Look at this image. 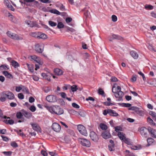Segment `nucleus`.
Returning a JSON list of instances; mask_svg holds the SVG:
<instances>
[{
  "mask_svg": "<svg viewBox=\"0 0 156 156\" xmlns=\"http://www.w3.org/2000/svg\"><path fill=\"white\" fill-rule=\"evenodd\" d=\"M41 153L44 156H47L48 155L46 151L44 150H42L41 151Z\"/></svg>",
  "mask_w": 156,
  "mask_h": 156,
  "instance_id": "nucleus-62",
  "label": "nucleus"
},
{
  "mask_svg": "<svg viewBox=\"0 0 156 156\" xmlns=\"http://www.w3.org/2000/svg\"><path fill=\"white\" fill-rule=\"evenodd\" d=\"M123 141L125 143L128 145H130L132 144V142L130 141V140L128 138H126Z\"/></svg>",
  "mask_w": 156,
  "mask_h": 156,
  "instance_id": "nucleus-37",
  "label": "nucleus"
},
{
  "mask_svg": "<svg viewBox=\"0 0 156 156\" xmlns=\"http://www.w3.org/2000/svg\"><path fill=\"white\" fill-rule=\"evenodd\" d=\"M71 89L73 92H75L77 90V86L76 85H74L73 86H71Z\"/></svg>",
  "mask_w": 156,
  "mask_h": 156,
  "instance_id": "nucleus-43",
  "label": "nucleus"
},
{
  "mask_svg": "<svg viewBox=\"0 0 156 156\" xmlns=\"http://www.w3.org/2000/svg\"><path fill=\"white\" fill-rule=\"evenodd\" d=\"M18 98L20 99H23L24 98V96L22 93H20L18 94Z\"/></svg>",
  "mask_w": 156,
  "mask_h": 156,
  "instance_id": "nucleus-53",
  "label": "nucleus"
},
{
  "mask_svg": "<svg viewBox=\"0 0 156 156\" xmlns=\"http://www.w3.org/2000/svg\"><path fill=\"white\" fill-rule=\"evenodd\" d=\"M7 6L12 11H14L15 10L13 7L10 3H7Z\"/></svg>",
  "mask_w": 156,
  "mask_h": 156,
  "instance_id": "nucleus-51",
  "label": "nucleus"
},
{
  "mask_svg": "<svg viewBox=\"0 0 156 156\" xmlns=\"http://www.w3.org/2000/svg\"><path fill=\"white\" fill-rule=\"evenodd\" d=\"M149 114L153 117V118H154L156 117V113L154 112L150 111Z\"/></svg>",
  "mask_w": 156,
  "mask_h": 156,
  "instance_id": "nucleus-49",
  "label": "nucleus"
},
{
  "mask_svg": "<svg viewBox=\"0 0 156 156\" xmlns=\"http://www.w3.org/2000/svg\"><path fill=\"white\" fill-rule=\"evenodd\" d=\"M12 61L11 64L14 68H16L20 66V65L17 62L14 60Z\"/></svg>",
  "mask_w": 156,
  "mask_h": 156,
  "instance_id": "nucleus-30",
  "label": "nucleus"
},
{
  "mask_svg": "<svg viewBox=\"0 0 156 156\" xmlns=\"http://www.w3.org/2000/svg\"><path fill=\"white\" fill-rule=\"evenodd\" d=\"M1 95L2 96L5 97L6 98L10 100H12L15 98L13 94L9 91L3 92L2 93Z\"/></svg>",
  "mask_w": 156,
  "mask_h": 156,
  "instance_id": "nucleus-3",
  "label": "nucleus"
},
{
  "mask_svg": "<svg viewBox=\"0 0 156 156\" xmlns=\"http://www.w3.org/2000/svg\"><path fill=\"white\" fill-rule=\"evenodd\" d=\"M46 108L51 113H55L57 115H60L63 113V109L58 105H53L51 106H45Z\"/></svg>",
  "mask_w": 156,
  "mask_h": 156,
  "instance_id": "nucleus-1",
  "label": "nucleus"
},
{
  "mask_svg": "<svg viewBox=\"0 0 156 156\" xmlns=\"http://www.w3.org/2000/svg\"><path fill=\"white\" fill-rule=\"evenodd\" d=\"M98 93L99 94L103 95L104 94V92L101 88H100L98 90Z\"/></svg>",
  "mask_w": 156,
  "mask_h": 156,
  "instance_id": "nucleus-56",
  "label": "nucleus"
},
{
  "mask_svg": "<svg viewBox=\"0 0 156 156\" xmlns=\"http://www.w3.org/2000/svg\"><path fill=\"white\" fill-rule=\"evenodd\" d=\"M100 127L102 130H106L107 129V126L104 123H101L100 125Z\"/></svg>",
  "mask_w": 156,
  "mask_h": 156,
  "instance_id": "nucleus-40",
  "label": "nucleus"
},
{
  "mask_svg": "<svg viewBox=\"0 0 156 156\" xmlns=\"http://www.w3.org/2000/svg\"><path fill=\"white\" fill-rule=\"evenodd\" d=\"M2 153L5 155H9L11 154L12 152L11 151H4Z\"/></svg>",
  "mask_w": 156,
  "mask_h": 156,
  "instance_id": "nucleus-57",
  "label": "nucleus"
},
{
  "mask_svg": "<svg viewBox=\"0 0 156 156\" xmlns=\"http://www.w3.org/2000/svg\"><path fill=\"white\" fill-rule=\"evenodd\" d=\"M47 36L46 34L42 33H39L38 38L45 39H47Z\"/></svg>",
  "mask_w": 156,
  "mask_h": 156,
  "instance_id": "nucleus-25",
  "label": "nucleus"
},
{
  "mask_svg": "<svg viewBox=\"0 0 156 156\" xmlns=\"http://www.w3.org/2000/svg\"><path fill=\"white\" fill-rule=\"evenodd\" d=\"M23 85H20L18 86H17L16 87L15 90L17 92H19L20 90H22Z\"/></svg>",
  "mask_w": 156,
  "mask_h": 156,
  "instance_id": "nucleus-41",
  "label": "nucleus"
},
{
  "mask_svg": "<svg viewBox=\"0 0 156 156\" xmlns=\"http://www.w3.org/2000/svg\"><path fill=\"white\" fill-rule=\"evenodd\" d=\"M122 39V38L120 36L118 35L113 34L109 37V40L110 41H112L114 39L121 40Z\"/></svg>",
  "mask_w": 156,
  "mask_h": 156,
  "instance_id": "nucleus-15",
  "label": "nucleus"
},
{
  "mask_svg": "<svg viewBox=\"0 0 156 156\" xmlns=\"http://www.w3.org/2000/svg\"><path fill=\"white\" fill-rule=\"evenodd\" d=\"M109 115L111 116L116 117L119 116V114L115 111L109 109Z\"/></svg>",
  "mask_w": 156,
  "mask_h": 156,
  "instance_id": "nucleus-20",
  "label": "nucleus"
},
{
  "mask_svg": "<svg viewBox=\"0 0 156 156\" xmlns=\"http://www.w3.org/2000/svg\"><path fill=\"white\" fill-rule=\"evenodd\" d=\"M3 121L6 124H9L10 125L13 124L14 123V121L12 119H5Z\"/></svg>",
  "mask_w": 156,
  "mask_h": 156,
  "instance_id": "nucleus-31",
  "label": "nucleus"
},
{
  "mask_svg": "<svg viewBox=\"0 0 156 156\" xmlns=\"http://www.w3.org/2000/svg\"><path fill=\"white\" fill-rule=\"evenodd\" d=\"M15 131L18 134L22 136L23 137H25L26 135L24 134L23 132H22L21 129H20L19 131L15 130Z\"/></svg>",
  "mask_w": 156,
  "mask_h": 156,
  "instance_id": "nucleus-34",
  "label": "nucleus"
},
{
  "mask_svg": "<svg viewBox=\"0 0 156 156\" xmlns=\"http://www.w3.org/2000/svg\"><path fill=\"white\" fill-rule=\"evenodd\" d=\"M7 34L8 36L13 39L16 40L20 39L19 36L18 35L13 33L10 31H8L7 32Z\"/></svg>",
  "mask_w": 156,
  "mask_h": 156,
  "instance_id": "nucleus-8",
  "label": "nucleus"
},
{
  "mask_svg": "<svg viewBox=\"0 0 156 156\" xmlns=\"http://www.w3.org/2000/svg\"><path fill=\"white\" fill-rule=\"evenodd\" d=\"M114 88H115V87L113 86L112 88V92L115 94V97L116 98H119L117 100L118 101H122V98L124 95L123 92L121 91L117 92V90L116 89L114 91Z\"/></svg>",
  "mask_w": 156,
  "mask_h": 156,
  "instance_id": "nucleus-2",
  "label": "nucleus"
},
{
  "mask_svg": "<svg viewBox=\"0 0 156 156\" xmlns=\"http://www.w3.org/2000/svg\"><path fill=\"white\" fill-rule=\"evenodd\" d=\"M57 27L59 29L63 28L64 27V25L62 22H59L58 23Z\"/></svg>",
  "mask_w": 156,
  "mask_h": 156,
  "instance_id": "nucleus-44",
  "label": "nucleus"
},
{
  "mask_svg": "<svg viewBox=\"0 0 156 156\" xmlns=\"http://www.w3.org/2000/svg\"><path fill=\"white\" fill-rule=\"evenodd\" d=\"M131 55L134 59H137L138 57V55L135 51H132L130 52Z\"/></svg>",
  "mask_w": 156,
  "mask_h": 156,
  "instance_id": "nucleus-21",
  "label": "nucleus"
},
{
  "mask_svg": "<svg viewBox=\"0 0 156 156\" xmlns=\"http://www.w3.org/2000/svg\"><path fill=\"white\" fill-rule=\"evenodd\" d=\"M49 12L52 13L59 15L60 14V12L58 10L56 9H53L50 10Z\"/></svg>",
  "mask_w": 156,
  "mask_h": 156,
  "instance_id": "nucleus-33",
  "label": "nucleus"
},
{
  "mask_svg": "<svg viewBox=\"0 0 156 156\" xmlns=\"http://www.w3.org/2000/svg\"><path fill=\"white\" fill-rule=\"evenodd\" d=\"M109 109L104 110L103 112V114L104 115H106L107 114H109Z\"/></svg>",
  "mask_w": 156,
  "mask_h": 156,
  "instance_id": "nucleus-54",
  "label": "nucleus"
},
{
  "mask_svg": "<svg viewBox=\"0 0 156 156\" xmlns=\"http://www.w3.org/2000/svg\"><path fill=\"white\" fill-rule=\"evenodd\" d=\"M42 76L45 79L47 80L48 81H50L51 80L50 76L47 75L46 73H42L41 74Z\"/></svg>",
  "mask_w": 156,
  "mask_h": 156,
  "instance_id": "nucleus-24",
  "label": "nucleus"
},
{
  "mask_svg": "<svg viewBox=\"0 0 156 156\" xmlns=\"http://www.w3.org/2000/svg\"><path fill=\"white\" fill-rule=\"evenodd\" d=\"M52 128L54 131L57 132H59L61 129L60 125L56 122H54L52 124Z\"/></svg>",
  "mask_w": 156,
  "mask_h": 156,
  "instance_id": "nucleus-9",
  "label": "nucleus"
},
{
  "mask_svg": "<svg viewBox=\"0 0 156 156\" xmlns=\"http://www.w3.org/2000/svg\"><path fill=\"white\" fill-rule=\"evenodd\" d=\"M1 136L4 141H8L9 140V139L7 137L2 135H1Z\"/></svg>",
  "mask_w": 156,
  "mask_h": 156,
  "instance_id": "nucleus-60",
  "label": "nucleus"
},
{
  "mask_svg": "<svg viewBox=\"0 0 156 156\" xmlns=\"http://www.w3.org/2000/svg\"><path fill=\"white\" fill-rule=\"evenodd\" d=\"M72 19L70 17H67L66 19V21L67 23H69L72 21Z\"/></svg>",
  "mask_w": 156,
  "mask_h": 156,
  "instance_id": "nucleus-59",
  "label": "nucleus"
},
{
  "mask_svg": "<svg viewBox=\"0 0 156 156\" xmlns=\"http://www.w3.org/2000/svg\"><path fill=\"white\" fill-rule=\"evenodd\" d=\"M118 136L120 140H123L126 137L125 136V134L122 132H119Z\"/></svg>",
  "mask_w": 156,
  "mask_h": 156,
  "instance_id": "nucleus-28",
  "label": "nucleus"
},
{
  "mask_svg": "<svg viewBox=\"0 0 156 156\" xmlns=\"http://www.w3.org/2000/svg\"><path fill=\"white\" fill-rule=\"evenodd\" d=\"M39 33L37 32H31L30 34V35L32 37L38 38Z\"/></svg>",
  "mask_w": 156,
  "mask_h": 156,
  "instance_id": "nucleus-32",
  "label": "nucleus"
},
{
  "mask_svg": "<svg viewBox=\"0 0 156 156\" xmlns=\"http://www.w3.org/2000/svg\"><path fill=\"white\" fill-rule=\"evenodd\" d=\"M0 68H3V69L5 70H8L9 69V66L5 64L2 65L1 66H0Z\"/></svg>",
  "mask_w": 156,
  "mask_h": 156,
  "instance_id": "nucleus-45",
  "label": "nucleus"
},
{
  "mask_svg": "<svg viewBox=\"0 0 156 156\" xmlns=\"http://www.w3.org/2000/svg\"><path fill=\"white\" fill-rule=\"evenodd\" d=\"M32 129L35 131H40V128L38 125L37 123H30Z\"/></svg>",
  "mask_w": 156,
  "mask_h": 156,
  "instance_id": "nucleus-16",
  "label": "nucleus"
},
{
  "mask_svg": "<svg viewBox=\"0 0 156 156\" xmlns=\"http://www.w3.org/2000/svg\"><path fill=\"white\" fill-rule=\"evenodd\" d=\"M101 136L103 138L106 139L110 138L111 135L109 132L105 131L102 133Z\"/></svg>",
  "mask_w": 156,
  "mask_h": 156,
  "instance_id": "nucleus-14",
  "label": "nucleus"
},
{
  "mask_svg": "<svg viewBox=\"0 0 156 156\" xmlns=\"http://www.w3.org/2000/svg\"><path fill=\"white\" fill-rule=\"evenodd\" d=\"M25 23L27 25L31 27H36L37 26V24L36 22L31 21L29 20H26Z\"/></svg>",
  "mask_w": 156,
  "mask_h": 156,
  "instance_id": "nucleus-17",
  "label": "nucleus"
},
{
  "mask_svg": "<svg viewBox=\"0 0 156 156\" xmlns=\"http://www.w3.org/2000/svg\"><path fill=\"white\" fill-rule=\"evenodd\" d=\"M54 72L56 75L60 76L62 74L63 71L61 69L56 68L54 70Z\"/></svg>",
  "mask_w": 156,
  "mask_h": 156,
  "instance_id": "nucleus-19",
  "label": "nucleus"
},
{
  "mask_svg": "<svg viewBox=\"0 0 156 156\" xmlns=\"http://www.w3.org/2000/svg\"><path fill=\"white\" fill-rule=\"evenodd\" d=\"M148 131L151 134V136L154 138H156V130L150 127L148 128Z\"/></svg>",
  "mask_w": 156,
  "mask_h": 156,
  "instance_id": "nucleus-12",
  "label": "nucleus"
},
{
  "mask_svg": "<svg viewBox=\"0 0 156 156\" xmlns=\"http://www.w3.org/2000/svg\"><path fill=\"white\" fill-rule=\"evenodd\" d=\"M32 78L35 81H38L39 79V78L36 75L33 76Z\"/></svg>",
  "mask_w": 156,
  "mask_h": 156,
  "instance_id": "nucleus-61",
  "label": "nucleus"
},
{
  "mask_svg": "<svg viewBox=\"0 0 156 156\" xmlns=\"http://www.w3.org/2000/svg\"><path fill=\"white\" fill-rule=\"evenodd\" d=\"M103 104L104 105H105L107 106H112V105H115V103H114L113 102H109L108 101H105V102H104L103 103Z\"/></svg>",
  "mask_w": 156,
  "mask_h": 156,
  "instance_id": "nucleus-39",
  "label": "nucleus"
},
{
  "mask_svg": "<svg viewBox=\"0 0 156 156\" xmlns=\"http://www.w3.org/2000/svg\"><path fill=\"white\" fill-rule=\"evenodd\" d=\"M78 140L80 143L83 146L86 147H89L90 145V142L86 139L79 138L78 139Z\"/></svg>",
  "mask_w": 156,
  "mask_h": 156,
  "instance_id": "nucleus-6",
  "label": "nucleus"
},
{
  "mask_svg": "<svg viewBox=\"0 0 156 156\" xmlns=\"http://www.w3.org/2000/svg\"><path fill=\"white\" fill-rule=\"evenodd\" d=\"M3 74L6 77L9 78H12L13 76L11 74L9 73L8 71H4L3 72Z\"/></svg>",
  "mask_w": 156,
  "mask_h": 156,
  "instance_id": "nucleus-23",
  "label": "nucleus"
},
{
  "mask_svg": "<svg viewBox=\"0 0 156 156\" xmlns=\"http://www.w3.org/2000/svg\"><path fill=\"white\" fill-rule=\"evenodd\" d=\"M147 144L146 146L148 147L152 144V143L154 142V140L151 138H149L147 139Z\"/></svg>",
  "mask_w": 156,
  "mask_h": 156,
  "instance_id": "nucleus-22",
  "label": "nucleus"
},
{
  "mask_svg": "<svg viewBox=\"0 0 156 156\" xmlns=\"http://www.w3.org/2000/svg\"><path fill=\"white\" fill-rule=\"evenodd\" d=\"M0 117L2 118H4L5 119H9L10 118V117H7L5 115L3 116V114H2V111L0 109Z\"/></svg>",
  "mask_w": 156,
  "mask_h": 156,
  "instance_id": "nucleus-48",
  "label": "nucleus"
},
{
  "mask_svg": "<svg viewBox=\"0 0 156 156\" xmlns=\"http://www.w3.org/2000/svg\"><path fill=\"white\" fill-rule=\"evenodd\" d=\"M90 136L93 141H95L98 140V137L96 133L94 131H92L90 132Z\"/></svg>",
  "mask_w": 156,
  "mask_h": 156,
  "instance_id": "nucleus-11",
  "label": "nucleus"
},
{
  "mask_svg": "<svg viewBox=\"0 0 156 156\" xmlns=\"http://www.w3.org/2000/svg\"><path fill=\"white\" fill-rule=\"evenodd\" d=\"M10 145L11 146L13 147L16 148L18 147L17 144L14 141L11 143Z\"/></svg>",
  "mask_w": 156,
  "mask_h": 156,
  "instance_id": "nucleus-46",
  "label": "nucleus"
},
{
  "mask_svg": "<svg viewBox=\"0 0 156 156\" xmlns=\"http://www.w3.org/2000/svg\"><path fill=\"white\" fill-rule=\"evenodd\" d=\"M148 131V129L144 127H141L140 130V132L141 135L145 137H147Z\"/></svg>",
  "mask_w": 156,
  "mask_h": 156,
  "instance_id": "nucleus-10",
  "label": "nucleus"
},
{
  "mask_svg": "<svg viewBox=\"0 0 156 156\" xmlns=\"http://www.w3.org/2000/svg\"><path fill=\"white\" fill-rule=\"evenodd\" d=\"M46 99L48 101L50 102H55L57 101V97L52 95H49L47 96Z\"/></svg>",
  "mask_w": 156,
  "mask_h": 156,
  "instance_id": "nucleus-7",
  "label": "nucleus"
},
{
  "mask_svg": "<svg viewBox=\"0 0 156 156\" xmlns=\"http://www.w3.org/2000/svg\"><path fill=\"white\" fill-rule=\"evenodd\" d=\"M44 44H35V49L37 52L41 53L43 51Z\"/></svg>",
  "mask_w": 156,
  "mask_h": 156,
  "instance_id": "nucleus-5",
  "label": "nucleus"
},
{
  "mask_svg": "<svg viewBox=\"0 0 156 156\" xmlns=\"http://www.w3.org/2000/svg\"><path fill=\"white\" fill-rule=\"evenodd\" d=\"M129 110H132L135 111L137 114L141 115L142 111L140 110L138 108L136 107H131L129 108Z\"/></svg>",
  "mask_w": 156,
  "mask_h": 156,
  "instance_id": "nucleus-18",
  "label": "nucleus"
},
{
  "mask_svg": "<svg viewBox=\"0 0 156 156\" xmlns=\"http://www.w3.org/2000/svg\"><path fill=\"white\" fill-rule=\"evenodd\" d=\"M21 112L23 113V116L27 119H30V118L32 116V113L30 112H27L24 109H22L21 110Z\"/></svg>",
  "mask_w": 156,
  "mask_h": 156,
  "instance_id": "nucleus-13",
  "label": "nucleus"
},
{
  "mask_svg": "<svg viewBox=\"0 0 156 156\" xmlns=\"http://www.w3.org/2000/svg\"><path fill=\"white\" fill-rule=\"evenodd\" d=\"M26 65H27L29 70L31 73L34 72V68L33 65L32 64H29L28 63H27Z\"/></svg>",
  "mask_w": 156,
  "mask_h": 156,
  "instance_id": "nucleus-26",
  "label": "nucleus"
},
{
  "mask_svg": "<svg viewBox=\"0 0 156 156\" xmlns=\"http://www.w3.org/2000/svg\"><path fill=\"white\" fill-rule=\"evenodd\" d=\"M49 24L51 27H55L57 25L56 23L54 22L51 21H48Z\"/></svg>",
  "mask_w": 156,
  "mask_h": 156,
  "instance_id": "nucleus-47",
  "label": "nucleus"
},
{
  "mask_svg": "<svg viewBox=\"0 0 156 156\" xmlns=\"http://www.w3.org/2000/svg\"><path fill=\"white\" fill-rule=\"evenodd\" d=\"M147 121L151 125L154 126L155 125V124L153 120L150 117L147 118Z\"/></svg>",
  "mask_w": 156,
  "mask_h": 156,
  "instance_id": "nucleus-35",
  "label": "nucleus"
},
{
  "mask_svg": "<svg viewBox=\"0 0 156 156\" xmlns=\"http://www.w3.org/2000/svg\"><path fill=\"white\" fill-rule=\"evenodd\" d=\"M117 80V79L115 77L113 76L111 78V81L112 82H116Z\"/></svg>",
  "mask_w": 156,
  "mask_h": 156,
  "instance_id": "nucleus-64",
  "label": "nucleus"
},
{
  "mask_svg": "<svg viewBox=\"0 0 156 156\" xmlns=\"http://www.w3.org/2000/svg\"><path fill=\"white\" fill-rule=\"evenodd\" d=\"M144 8L147 10H152L153 9V6L151 5L146 4L144 6Z\"/></svg>",
  "mask_w": 156,
  "mask_h": 156,
  "instance_id": "nucleus-38",
  "label": "nucleus"
},
{
  "mask_svg": "<svg viewBox=\"0 0 156 156\" xmlns=\"http://www.w3.org/2000/svg\"><path fill=\"white\" fill-rule=\"evenodd\" d=\"M72 106L74 108H80L79 106L75 103H73L72 104Z\"/></svg>",
  "mask_w": 156,
  "mask_h": 156,
  "instance_id": "nucleus-58",
  "label": "nucleus"
},
{
  "mask_svg": "<svg viewBox=\"0 0 156 156\" xmlns=\"http://www.w3.org/2000/svg\"><path fill=\"white\" fill-rule=\"evenodd\" d=\"M109 150L110 151H113L115 150L114 144H109L108 146Z\"/></svg>",
  "mask_w": 156,
  "mask_h": 156,
  "instance_id": "nucleus-42",
  "label": "nucleus"
},
{
  "mask_svg": "<svg viewBox=\"0 0 156 156\" xmlns=\"http://www.w3.org/2000/svg\"><path fill=\"white\" fill-rule=\"evenodd\" d=\"M118 104L120 106L125 107H129L131 106V104L129 103H118Z\"/></svg>",
  "mask_w": 156,
  "mask_h": 156,
  "instance_id": "nucleus-27",
  "label": "nucleus"
},
{
  "mask_svg": "<svg viewBox=\"0 0 156 156\" xmlns=\"http://www.w3.org/2000/svg\"><path fill=\"white\" fill-rule=\"evenodd\" d=\"M29 109L32 112H35L36 110V108L35 106L34 105L31 106L30 108Z\"/></svg>",
  "mask_w": 156,
  "mask_h": 156,
  "instance_id": "nucleus-50",
  "label": "nucleus"
},
{
  "mask_svg": "<svg viewBox=\"0 0 156 156\" xmlns=\"http://www.w3.org/2000/svg\"><path fill=\"white\" fill-rule=\"evenodd\" d=\"M86 100L87 101H88L89 100L91 101H94V99L93 97H89L86 99Z\"/></svg>",
  "mask_w": 156,
  "mask_h": 156,
  "instance_id": "nucleus-63",
  "label": "nucleus"
},
{
  "mask_svg": "<svg viewBox=\"0 0 156 156\" xmlns=\"http://www.w3.org/2000/svg\"><path fill=\"white\" fill-rule=\"evenodd\" d=\"M23 116V113H22L21 112H17L16 113V117L18 119H22Z\"/></svg>",
  "mask_w": 156,
  "mask_h": 156,
  "instance_id": "nucleus-29",
  "label": "nucleus"
},
{
  "mask_svg": "<svg viewBox=\"0 0 156 156\" xmlns=\"http://www.w3.org/2000/svg\"><path fill=\"white\" fill-rule=\"evenodd\" d=\"M22 87V90L23 92H25L27 94H29V91L28 88L26 87L23 86Z\"/></svg>",
  "mask_w": 156,
  "mask_h": 156,
  "instance_id": "nucleus-36",
  "label": "nucleus"
},
{
  "mask_svg": "<svg viewBox=\"0 0 156 156\" xmlns=\"http://www.w3.org/2000/svg\"><path fill=\"white\" fill-rule=\"evenodd\" d=\"M77 129L79 132L82 135L87 136V134L85 127L82 125H79L77 126Z\"/></svg>",
  "mask_w": 156,
  "mask_h": 156,
  "instance_id": "nucleus-4",
  "label": "nucleus"
},
{
  "mask_svg": "<svg viewBox=\"0 0 156 156\" xmlns=\"http://www.w3.org/2000/svg\"><path fill=\"white\" fill-rule=\"evenodd\" d=\"M122 128L120 126H117L115 127V130L117 132H118L119 131H121Z\"/></svg>",
  "mask_w": 156,
  "mask_h": 156,
  "instance_id": "nucleus-55",
  "label": "nucleus"
},
{
  "mask_svg": "<svg viewBox=\"0 0 156 156\" xmlns=\"http://www.w3.org/2000/svg\"><path fill=\"white\" fill-rule=\"evenodd\" d=\"M112 20L114 22H115L117 21V16L114 15H113L112 16Z\"/></svg>",
  "mask_w": 156,
  "mask_h": 156,
  "instance_id": "nucleus-52",
  "label": "nucleus"
}]
</instances>
